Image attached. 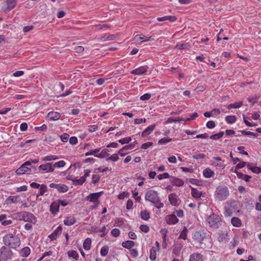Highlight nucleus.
<instances>
[{
	"label": "nucleus",
	"instance_id": "63",
	"mask_svg": "<svg viewBox=\"0 0 261 261\" xmlns=\"http://www.w3.org/2000/svg\"><path fill=\"white\" fill-rule=\"evenodd\" d=\"M133 201L130 199H128L126 202V208L127 210H132L133 208Z\"/></svg>",
	"mask_w": 261,
	"mask_h": 261
},
{
	"label": "nucleus",
	"instance_id": "55",
	"mask_svg": "<svg viewBox=\"0 0 261 261\" xmlns=\"http://www.w3.org/2000/svg\"><path fill=\"white\" fill-rule=\"evenodd\" d=\"M100 176L98 174H94L92 175V182L94 184L98 183L100 179Z\"/></svg>",
	"mask_w": 261,
	"mask_h": 261
},
{
	"label": "nucleus",
	"instance_id": "44",
	"mask_svg": "<svg viewBox=\"0 0 261 261\" xmlns=\"http://www.w3.org/2000/svg\"><path fill=\"white\" fill-rule=\"evenodd\" d=\"M187 235H188V229L185 226L184 229L181 231L180 235L179 236V239H182L183 240H186L187 238Z\"/></svg>",
	"mask_w": 261,
	"mask_h": 261
},
{
	"label": "nucleus",
	"instance_id": "12",
	"mask_svg": "<svg viewBox=\"0 0 261 261\" xmlns=\"http://www.w3.org/2000/svg\"><path fill=\"white\" fill-rule=\"evenodd\" d=\"M211 164L216 167L224 168L225 165L222 159L219 156H214L211 160Z\"/></svg>",
	"mask_w": 261,
	"mask_h": 261
},
{
	"label": "nucleus",
	"instance_id": "14",
	"mask_svg": "<svg viewBox=\"0 0 261 261\" xmlns=\"http://www.w3.org/2000/svg\"><path fill=\"white\" fill-rule=\"evenodd\" d=\"M191 190V195L196 199H199L201 197H204L205 195V192L203 191H199L196 188H193L190 186Z\"/></svg>",
	"mask_w": 261,
	"mask_h": 261
},
{
	"label": "nucleus",
	"instance_id": "21",
	"mask_svg": "<svg viewBox=\"0 0 261 261\" xmlns=\"http://www.w3.org/2000/svg\"><path fill=\"white\" fill-rule=\"evenodd\" d=\"M156 127V124H153L147 127L141 134L142 137H146L152 133Z\"/></svg>",
	"mask_w": 261,
	"mask_h": 261
},
{
	"label": "nucleus",
	"instance_id": "3",
	"mask_svg": "<svg viewBox=\"0 0 261 261\" xmlns=\"http://www.w3.org/2000/svg\"><path fill=\"white\" fill-rule=\"evenodd\" d=\"M14 219L17 220L31 223L33 224L37 222V218L31 213L27 211H21L16 213L13 215Z\"/></svg>",
	"mask_w": 261,
	"mask_h": 261
},
{
	"label": "nucleus",
	"instance_id": "39",
	"mask_svg": "<svg viewBox=\"0 0 261 261\" xmlns=\"http://www.w3.org/2000/svg\"><path fill=\"white\" fill-rule=\"evenodd\" d=\"M100 150V148H97L95 149H91L89 150V151L85 153L86 156L88 155H94V156L96 157V155H97V153H98Z\"/></svg>",
	"mask_w": 261,
	"mask_h": 261
},
{
	"label": "nucleus",
	"instance_id": "47",
	"mask_svg": "<svg viewBox=\"0 0 261 261\" xmlns=\"http://www.w3.org/2000/svg\"><path fill=\"white\" fill-rule=\"evenodd\" d=\"M224 135V132H221L214 135H212L210 137V138L212 140H218L221 138Z\"/></svg>",
	"mask_w": 261,
	"mask_h": 261
},
{
	"label": "nucleus",
	"instance_id": "59",
	"mask_svg": "<svg viewBox=\"0 0 261 261\" xmlns=\"http://www.w3.org/2000/svg\"><path fill=\"white\" fill-rule=\"evenodd\" d=\"M205 157L204 153H196L193 155V158L195 160L203 159Z\"/></svg>",
	"mask_w": 261,
	"mask_h": 261
},
{
	"label": "nucleus",
	"instance_id": "49",
	"mask_svg": "<svg viewBox=\"0 0 261 261\" xmlns=\"http://www.w3.org/2000/svg\"><path fill=\"white\" fill-rule=\"evenodd\" d=\"M109 252V247L105 245L103 246L100 249V255L101 256L104 257L106 256Z\"/></svg>",
	"mask_w": 261,
	"mask_h": 261
},
{
	"label": "nucleus",
	"instance_id": "31",
	"mask_svg": "<svg viewBox=\"0 0 261 261\" xmlns=\"http://www.w3.org/2000/svg\"><path fill=\"white\" fill-rule=\"evenodd\" d=\"M159 250L158 247H152L149 251V258L151 260H155L156 257V252Z\"/></svg>",
	"mask_w": 261,
	"mask_h": 261
},
{
	"label": "nucleus",
	"instance_id": "29",
	"mask_svg": "<svg viewBox=\"0 0 261 261\" xmlns=\"http://www.w3.org/2000/svg\"><path fill=\"white\" fill-rule=\"evenodd\" d=\"M140 217L141 219L144 221H148L150 218V214L146 210H144L141 211Z\"/></svg>",
	"mask_w": 261,
	"mask_h": 261
},
{
	"label": "nucleus",
	"instance_id": "19",
	"mask_svg": "<svg viewBox=\"0 0 261 261\" xmlns=\"http://www.w3.org/2000/svg\"><path fill=\"white\" fill-rule=\"evenodd\" d=\"M167 223L169 225H173L178 222V219L175 214L168 215L165 218Z\"/></svg>",
	"mask_w": 261,
	"mask_h": 261
},
{
	"label": "nucleus",
	"instance_id": "48",
	"mask_svg": "<svg viewBox=\"0 0 261 261\" xmlns=\"http://www.w3.org/2000/svg\"><path fill=\"white\" fill-rule=\"evenodd\" d=\"M172 139L169 138H163L158 141V144L160 145L166 144L172 141Z\"/></svg>",
	"mask_w": 261,
	"mask_h": 261
},
{
	"label": "nucleus",
	"instance_id": "23",
	"mask_svg": "<svg viewBox=\"0 0 261 261\" xmlns=\"http://www.w3.org/2000/svg\"><path fill=\"white\" fill-rule=\"evenodd\" d=\"M63 222L66 226H71L76 222V219L73 216H68L65 218Z\"/></svg>",
	"mask_w": 261,
	"mask_h": 261
},
{
	"label": "nucleus",
	"instance_id": "24",
	"mask_svg": "<svg viewBox=\"0 0 261 261\" xmlns=\"http://www.w3.org/2000/svg\"><path fill=\"white\" fill-rule=\"evenodd\" d=\"M170 181L172 185L176 187H182L184 185V181L177 177H172Z\"/></svg>",
	"mask_w": 261,
	"mask_h": 261
},
{
	"label": "nucleus",
	"instance_id": "10",
	"mask_svg": "<svg viewBox=\"0 0 261 261\" xmlns=\"http://www.w3.org/2000/svg\"><path fill=\"white\" fill-rule=\"evenodd\" d=\"M31 162L30 161L25 162L20 166V167L16 170V173L18 175H20L29 173L31 170L29 166H31Z\"/></svg>",
	"mask_w": 261,
	"mask_h": 261
},
{
	"label": "nucleus",
	"instance_id": "13",
	"mask_svg": "<svg viewBox=\"0 0 261 261\" xmlns=\"http://www.w3.org/2000/svg\"><path fill=\"white\" fill-rule=\"evenodd\" d=\"M154 40V37L153 36H151L149 37L145 36L144 35H137L134 37V40L138 44H141L144 42L152 41Z\"/></svg>",
	"mask_w": 261,
	"mask_h": 261
},
{
	"label": "nucleus",
	"instance_id": "37",
	"mask_svg": "<svg viewBox=\"0 0 261 261\" xmlns=\"http://www.w3.org/2000/svg\"><path fill=\"white\" fill-rule=\"evenodd\" d=\"M225 120L228 124H233L236 122L237 118L234 115H229L225 117Z\"/></svg>",
	"mask_w": 261,
	"mask_h": 261
},
{
	"label": "nucleus",
	"instance_id": "58",
	"mask_svg": "<svg viewBox=\"0 0 261 261\" xmlns=\"http://www.w3.org/2000/svg\"><path fill=\"white\" fill-rule=\"evenodd\" d=\"M151 95L150 93H145L141 96L140 99L142 101H145L151 98Z\"/></svg>",
	"mask_w": 261,
	"mask_h": 261
},
{
	"label": "nucleus",
	"instance_id": "8",
	"mask_svg": "<svg viewBox=\"0 0 261 261\" xmlns=\"http://www.w3.org/2000/svg\"><path fill=\"white\" fill-rule=\"evenodd\" d=\"M103 194V192L100 191L91 193L86 197V199L88 201L95 204L94 206L92 207L93 208H96L98 207L99 204V199Z\"/></svg>",
	"mask_w": 261,
	"mask_h": 261
},
{
	"label": "nucleus",
	"instance_id": "53",
	"mask_svg": "<svg viewBox=\"0 0 261 261\" xmlns=\"http://www.w3.org/2000/svg\"><path fill=\"white\" fill-rule=\"evenodd\" d=\"M241 133L244 135H247V136H253L254 137H257V134L253 133L250 131H246L245 130H242L240 131Z\"/></svg>",
	"mask_w": 261,
	"mask_h": 261
},
{
	"label": "nucleus",
	"instance_id": "33",
	"mask_svg": "<svg viewBox=\"0 0 261 261\" xmlns=\"http://www.w3.org/2000/svg\"><path fill=\"white\" fill-rule=\"evenodd\" d=\"M135 242L133 241L127 240L122 243V246L126 249H132L131 248L135 246Z\"/></svg>",
	"mask_w": 261,
	"mask_h": 261
},
{
	"label": "nucleus",
	"instance_id": "18",
	"mask_svg": "<svg viewBox=\"0 0 261 261\" xmlns=\"http://www.w3.org/2000/svg\"><path fill=\"white\" fill-rule=\"evenodd\" d=\"M21 201V198L19 196H9L5 201L7 205H11L12 203H17Z\"/></svg>",
	"mask_w": 261,
	"mask_h": 261
},
{
	"label": "nucleus",
	"instance_id": "57",
	"mask_svg": "<svg viewBox=\"0 0 261 261\" xmlns=\"http://www.w3.org/2000/svg\"><path fill=\"white\" fill-rule=\"evenodd\" d=\"M140 229L143 232L147 233L149 231V227L147 225L142 224L140 225Z\"/></svg>",
	"mask_w": 261,
	"mask_h": 261
},
{
	"label": "nucleus",
	"instance_id": "27",
	"mask_svg": "<svg viewBox=\"0 0 261 261\" xmlns=\"http://www.w3.org/2000/svg\"><path fill=\"white\" fill-rule=\"evenodd\" d=\"M203 175L206 178L212 177L215 175V172L210 168L207 167L204 169L202 172Z\"/></svg>",
	"mask_w": 261,
	"mask_h": 261
},
{
	"label": "nucleus",
	"instance_id": "15",
	"mask_svg": "<svg viewBox=\"0 0 261 261\" xmlns=\"http://www.w3.org/2000/svg\"><path fill=\"white\" fill-rule=\"evenodd\" d=\"M168 199L170 203L174 206H178L180 203V200L178 196L174 193H171L168 195Z\"/></svg>",
	"mask_w": 261,
	"mask_h": 261
},
{
	"label": "nucleus",
	"instance_id": "38",
	"mask_svg": "<svg viewBox=\"0 0 261 261\" xmlns=\"http://www.w3.org/2000/svg\"><path fill=\"white\" fill-rule=\"evenodd\" d=\"M91 246V239L89 238H87L83 243V247L84 249L89 250Z\"/></svg>",
	"mask_w": 261,
	"mask_h": 261
},
{
	"label": "nucleus",
	"instance_id": "17",
	"mask_svg": "<svg viewBox=\"0 0 261 261\" xmlns=\"http://www.w3.org/2000/svg\"><path fill=\"white\" fill-rule=\"evenodd\" d=\"M39 169L44 173L52 172L54 171V168L53 166V164L50 163L40 165Z\"/></svg>",
	"mask_w": 261,
	"mask_h": 261
},
{
	"label": "nucleus",
	"instance_id": "35",
	"mask_svg": "<svg viewBox=\"0 0 261 261\" xmlns=\"http://www.w3.org/2000/svg\"><path fill=\"white\" fill-rule=\"evenodd\" d=\"M58 192L61 193H65L68 190V187L64 185V184H58L57 189H56Z\"/></svg>",
	"mask_w": 261,
	"mask_h": 261
},
{
	"label": "nucleus",
	"instance_id": "45",
	"mask_svg": "<svg viewBox=\"0 0 261 261\" xmlns=\"http://www.w3.org/2000/svg\"><path fill=\"white\" fill-rule=\"evenodd\" d=\"M259 98V96L255 95L253 96L248 97L247 100L250 103H251L252 105H253L257 102Z\"/></svg>",
	"mask_w": 261,
	"mask_h": 261
},
{
	"label": "nucleus",
	"instance_id": "32",
	"mask_svg": "<svg viewBox=\"0 0 261 261\" xmlns=\"http://www.w3.org/2000/svg\"><path fill=\"white\" fill-rule=\"evenodd\" d=\"M31 253V250L29 247H25L21 249L19 252L20 256L26 257H28Z\"/></svg>",
	"mask_w": 261,
	"mask_h": 261
},
{
	"label": "nucleus",
	"instance_id": "5",
	"mask_svg": "<svg viewBox=\"0 0 261 261\" xmlns=\"http://www.w3.org/2000/svg\"><path fill=\"white\" fill-rule=\"evenodd\" d=\"M206 222L210 227L218 228L221 225L222 221L218 215L213 213L207 218Z\"/></svg>",
	"mask_w": 261,
	"mask_h": 261
},
{
	"label": "nucleus",
	"instance_id": "11",
	"mask_svg": "<svg viewBox=\"0 0 261 261\" xmlns=\"http://www.w3.org/2000/svg\"><path fill=\"white\" fill-rule=\"evenodd\" d=\"M16 5V0H7L2 7V10L4 12L10 11L14 9Z\"/></svg>",
	"mask_w": 261,
	"mask_h": 261
},
{
	"label": "nucleus",
	"instance_id": "22",
	"mask_svg": "<svg viewBox=\"0 0 261 261\" xmlns=\"http://www.w3.org/2000/svg\"><path fill=\"white\" fill-rule=\"evenodd\" d=\"M61 114L57 112H50L47 114V118L49 121H56L60 119Z\"/></svg>",
	"mask_w": 261,
	"mask_h": 261
},
{
	"label": "nucleus",
	"instance_id": "51",
	"mask_svg": "<svg viewBox=\"0 0 261 261\" xmlns=\"http://www.w3.org/2000/svg\"><path fill=\"white\" fill-rule=\"evenodd\" d=\"M189 181L190 183L193 185H195L196 186H201L202 185V181L200 180L195 179V178H190L189 179Z\"/></svg>",
	"mask_w": 261,
	"mask_h": 261
},
{
	"label": "nucleus",
	"instance_id": "60",
	"mask_svg": "<svg viewBox=\"0 0 261 261\" xmlns=\"http://www.w3.org/2000/svg\"><path fill=\"white\" fill-rule=\"evenodd\" d=\"M69 135L67 133H64L60 136V138L63 142H67L69 139Z\"/></svg>",
	"mask_w": 261,
	"mask_h": 261
},
{
	"label": "nucleus",
	"instance_id": "43",
	"mask_svg": "<svg viewBox=\"0 0 261 261\" xmlns=\"http://www.w3.org/2000/svg\"><path fill=\"white\" fill-rule=\"evenodd\" d=\"M59 159V157L57 155H48L45 156H44L42 158V161H50L53 160H56Z\"/></svg>",
	"mask_w": 261,
	"mask_h": 261
},
{
	"label": "nucleus",
	"instance_id": "42",
	"mask_svg": "<svg viewBox=\"0 0 261 261\" xmlns=\"http://www.w3.org/2000/svg\"><path fill=\"white\" fill-rule=\"evenodd\" d=\"M39 188L40 189L39 190V193L37 195V197L43 195L44 193L47 191V188L46 185H41Z\"/></svg>",
	"mask_w": 261,
	"mask_h": 261
},
{
	"label": "nucleus",
	"instance_id": "40",
	"mask_svg": "<svg viewBox=\"0 0 261 261\" xmlns=\"http://www.w3.org/2000/svg\"><path fill=\"white\" fill-rule=\"evenodd\" d=\"M243 105L242 101H237L234 102L233 103H230L227 106V108L228 109H231L232 108L237 109L240 108Z\"/></svg>",
	"mask_w": 261,
	"mask_h": 261
},
{
	"label": "nucleus",
	"instance_id": "30",
	"mask_svg": "<svg viewBox=\"0 0 261 261\" xmlns=\"http://www.w3.org/2000/svg\"><path fill=\"white\" fill-rule=\"evenodd\" d=\"M227 237V233L222 231L219 232L217 239L220 242H226L228 241Z\"/></svg>",
	"mask_w": 261,
	"mask_h": 261
},
{
	"label": "nucleus",
	"instance_id": "1",
	"mask_svg": "<svg viewBox=\"0 0 261 261\" xmlns=\"http://www.w3.org/2000/svg\"><path fill=\"white\" fill-rule=\"evenodd\" d=\"M3 241L6 246L12 249H16L21 244L20 238L17 235L11 233L6 234L3 238Z\"/></svg>",
	"mask_w": 261,
	"mask_h": 261
},
{
	"label": "nucleus",
	"instance_id": "36",
	"mask_svg": "<svg viewBox=\"0 0 261 261\" xmlns=\"http://www.w3.org/2000/svg\"><path fill=\"white\" fill-rule=\"evenodd\" d=\"M67 255L69 257H72L76 260H77L79 257L78 253L73 250L68 251L67 252Z\"/></svg>",
	"mask_w": 261,
	"mask_h": 261
},
{
	"label": "nucleus",
	"instance_id": "16",
	"mask_svg": "<svg viewBox=\"0 0 261 261\" xmlns=\"http://www.w3.org/2000/svg\"><path fill=\"white\" fill-rule=\"evenodd\" d=\"M148 69V66L147 65L140 66L138 68L130 71V73L133 75H141L145 73Z\"/></svg>",
	"mask_w": 261,
	"mask_h": 261
},
{
	"label": "nucleus",
	"instance_id": "50",
	"mask_svg": "<svg viewBox=\"0 0 261 261\" xmlns=\"http://www.w3.org/2000/svg\"><path fill=\"white\" fill-rule=\"evenodd\" d=\"M119 159L118 153H114L111 155L110 156L107 158V161H112L113 162H116Z\"/></svg>",
	"mask_w": 261,
	"mask_h": 261
},
{
	"label": "nucleus",
	"instance_id": "20",
	"mask_svg": "<svg viewBox=\"0 0 261 261\" xmlns=\"http://www.w3.org/2000/svg\"><path fill=\"white\" fill-rule=\"evenodd\" d=\"M183 247V244L181 243H177L173 245L172 253L176 256H179L180 251Z\"/></svg>",
	"mask_w": 261,
	"mask_h": 261
},
{
	"label": "nucleus",
	"instance_id": "2",
	"mask_svg": "<svg viewBox=\"0 0 261 261\" xmlns=\"http://www.w3.org/2000/svg\"><path fill=\"white\" fill-rule=\"evenodd\" d=\"M229 196L228 188L224 185L218 186L214 194V197L216 201H222L226 200Z\"/></svg>",
	"mask_w": 261,
	"mask_h": 261
},
{
	"label": "nucleus",
	"instance_id": "34",
	"mask_svg": "<svg viewBox=\"0 0 261 261\" xmlns=\"http://www.w3.org/2000/svg\"><path fill=\"white\" fill-rule=\"evenodd\" d=\"M232 225L237 227H240L242 225L241 220L237 217H233L231 220Z\"/></svg>",
	"mask_w": 261,
	"mask_h": 261
},
{
	"label": "nucleus",
	"instance_id": "7",
	"mask_svg": "<svg viewBox=\"0 0 261 261\" xmlns=\"http://www.w3.org/2000/svg\"><path fill=\"white\" fill-rule=\"evenodd\" d=\"M207 234L206 232L203 231H195L192 234L193 239L199 243L201 247L202 248L201 245L204 243L205 240L207 239Z\"/></svg>",
	"mask_w": 261,
	"mask_h": 261
},
{
	"label": "nucleus",
	"instance_id": "41",
	"mask_svg": "<svg viewBox=\"0 0 261 261\" xmlns=\"http://www.w3.org/2000/svg\"><path fill=\"white\" fill-rule=\"evenodd\" d=\"M109 150L107 149H102L101 152L96 155L97 158L102 159L109 155Z\"/></svg>",
	"mask_w": 261,
	"mask_h": 261
},
{
	"label": "nucleus",
	"instance_id": "46",
	"mask_svg": "<svg viewBox=\"0 0 261 261\" xmlns=\"http://www.w3.org/2000/svg\"><path fill=\"white\" fill-rule=\"evenodd\" d=\"M66 165V163L65 161L63 160L59 161V162H56L53 165L54 168H62L64 167Z\"/></svg>",
	"mask_w": 261,
	"mask_h": 261
},
{
	"label": "nucleus",
	"instance_id": "4",
	"mask_svg": "<svg viewBox=\"0 0 261 261\" xmlns=\"http://www.w3.org/2000/svg\"><path fill=\"white\" fill-rule=\"evenodd\" d=\"M239 213L240 210H237L235 202H227L225 203L223 213L225 217H230L233 215H237Z\"/></svg>",
	"mask_w": 261,
	"mask_h": 261
},
{
	"label": "nucleus",
	"instance_id": "64",
	"mask_svg": "<svg viewBox=\"0 0 261 261\" xmlns=\"http://www.w3.org/2000/svg\"><path fill=\"white\" fill-rule=\"evenodd\" d=\"M153 145V143L151 142H146L145 143H143L142 145L141 148L143 149H146L148 148L151 147Z\"/></svg>",
	"mask_w": 261,
	"mask_h": 261
},
{
	"label": "nucleus",
	"instance_id": "26",
	"mask_svg": "<svg viewBox=\"0 0 261 261\" xmlns=\"http://www.w3.org/2000/svg\"><path fill=\"white\" fill-rule=\"evenodd\" d=\"M189 261H203V255L200 253H194L190 256Z\"/></svg>",
	"mask_w": 261,
	"mask_h": 261
},
{
	"label": "nucleus",
	"instance_id": "25",
	"mask_svg": "<svg viewBox=\"0 0 261 261\" xmlns=\"http://www.w3.org/2000/svg\"><path fill=\"white\" fill-rule=\"evenodd\" d=\"M59 204L57 201H54L50 206V211L52 214L56 215L59 210Z\"/></svg>",
	"mask_w": 261,
	"mask_h": 261
},
{
	"label": "nucleus",
	"instance_id": "9",
	"mask_svg": "<svg viewBox=\"0 0 261 261\" xmlns=\"http://www.w3.org/2000/svg\"><path fill=\"white\" fill-rule=\"evenodd\" d=\"M13 252L10 248L7 246H3L0 249V257L2 259L6 260L12 259Z\"/></svg>",
	"mask_w": 261,
	"mask_h": 261
},
{
	"label": "nucleus",
	"instance_id": "54",
	"mask_svg": "<svg viewBox=\"0 0 261 261\" xmlns=\"http://www.w3.org/2000/svg\"><path fill=\"white\" fill-rule=\"evenodd\" d=\"M170 177L169 174L167 172H165L162 174H159L157 176L159 180H162L163 179L168 178Z\"/></svg>",
	"mask_w": 261,
	"mask_h": 261
},
{
	"label": "nucleus",
	"instance_id": "28",
	"mask_svg": "<svg viewBox=\"0 0 261 261\" xmlns=\"http://www.w3.org/2000/svg\"><path fill=\"white\" fill-rule=\"evenodd\" d=\"M90 172L91 171L90 170H84V175L78 179V181H76L77 182H78L79 185H82L85 182L86 178L90 175Z\"/></svg>",
	"mask_w": 261,
	"mask_h": 261
},
{
	"label": "nucleus",
	"instance_id": "61",
	"mask_svg": "<svg viewBox=\"0 0 261 261\" xmlns=\"http://www.w3.org/2000/svg\"><path fill=\"white\" fill-rule=\"evenodd\" d=\"M133 197L135 198L136 201L140 202L141 200V196L138 195V193L136 191H133Z\"/></svg>",
	"mask_w": 261,
	"mask_h": 261
},
{
	"label": "nucleus",
	"instance_id": "52",
	"mask_svg": "<svg viewBox=\"0 0 261 261\" xmlns=\"http://www.w3.org/2000/svg\"><path fill=\"white\" fill-rule=\"evenodd\" d=\"M111 235L114 237H118L119 236L120 231L118 228H114L111 231Z\"/></svg>",
	"mask_w": 261,
	"mask_h": 261
},
{
	"label": "nucleus",
	"instance_id": "6",
	"mask_svg": "<svg viewBox=\"0 0 261 261\" xmlns=\"http://www.w3.org/2000/svg\"><path fill=\"white\" fill-rule=\"evenodd\" d=\"M160 197L158 192L150 190L147 191L145 195V199L147 201H149L152 203L159 202Z\"/></svg>",
	"mask_w": 261,
	"mask_h": 261
},
{
	"label": "nucleus",
	"instance_id": "62",
	"mask_svg": "<svg viewBox=\"0 0 261 261\" xmlns=\"http://www.w3.org/2000/svg\"><path fill=\"white\" fill-rule=\"evenodd\" d=\"M215 126V123L213 121H209L206 124V126L210 129L214 128Z\"/></svg>",
	"mask_w": 261,
	"mask_h": 261
},
{
	"label": "nucleus",
	"instance_id": "56",
	"mask_svg": "<svg viewBox=\"0 0 261 261\" xmlns=\"http://www.w3.org/2000/svg\"><path fill=\"white\" fill-rule=\"evenodd\" d=\"M132 141L131 137H126L122 139L119 140L118 142L121 144H124L128 143L129 142Z\"/></svg>",
	"mask_w": 261,
	"mask_h": 261
}]
</instances>
